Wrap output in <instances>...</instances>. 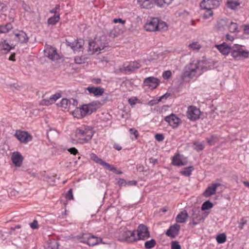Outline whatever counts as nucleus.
Here are the masks:
<instances>
[{
	"mask_svg": "<svg viewBox=\"0 0 249 249\" xmlns=\"http://www.w3.org/2000/svg\"><path fill=\"white\" fill-rule=\"evenodd\" d=\"M204 64V62L203 61L192 60L184 68L182 72V77L192 79L195 77L200 75L203 72L207 70Z\"/></svg>",
	"mask_w": 249,
	"mask_h": 249,
	"instance_id": "f257e3e1",
	"label": "nucleus"
},
{
	"mask_svg": "<svg viewBox=\"0 0 249 249\" xmlns=\"http://www.w3.org/2000/svg\"><path fill=\"white\" fill-rule=\"evenodd\" d=\"M93 134L94 132L91 126L81 125L77 127L74 131L72 138L73 143L82 144L88 143L91 140Z\"/></svg>",
	"mask_w": 249,
	"mask_h": 249,
	"instance_id": "f03ea898",
	"label": "nucleus"
},
{
	"mask_svg": "<svg viewBox=\"0 0 249 249\" xmlns=\"http://www.w3.org/2000/svg\"><path fill=\"white\" fill-rule=\"evenodd\" d=\"M231 55L236 60H243L249 57V51L244 50L242 46L235 44L232 46Z\"/></svg>",
	"mask_w": 249,
	"mask_h": 249,
	"instance_id": "7ed1b4c3",
	"label": "nucleus"
},
{
	"mask_svg": "<svg viewBox=\"0 0 249 249\" xmlns=\"http://www.w3.org/2000/svg\"><path fill=\"white\" fill-rule=\"evenodd\" d=\"M136 234V232L135 230L131 231L124 229L122 230H120L117 237L121 241L133 242L136 241L135 237Z\"/></svg>",
	"mask_w": 249,
	"mask_h": 249,
	"instance_id": "20e7f679",
	"label": "nucleus"
},
{
	"mask_svg": "<svg viewBox=\"0 0 249 249\" xmlns=\"http://www.w3.org/2000/svg\"><path fill=\"white\" fill-rule=\"evenodd\" d=\"M81 242L89 246H94L102 241V238L95 236L89 233H85L81 236Z\"/></svg>",
	"mask_w": 249,
	"mask_h": 249,
	"instance_id": "39448f33",
	"label": "nucleus"
},
{
	"mask_svg": "<svg viewBox=\"0 0 249 249\" xmlns=\"http://www.w3.org/2000/svg\"><path fill=\"white\" fill-rule=\"evenodd\" d=\"M101 104L99 101L92 102L90 104L84 105L80 108L83 117L91 114L100 107Z\"/></svg>",
	"mask_w": 249,
	"mask_h": 249,
	"instance_id": "423d86ee",
	"label": "nucleus"
},
{
	"mask_svg": "<svg viewBox=\"0 0 249 249\" xmlns=\"http://www.w3.org/2000/svg\"><path fill=\"white\" fill-rule=\"evenodd\" d=\"M136 232V234L135 237L136 241L139 240H144L150 237V233L147 227L143 224H141L138 226Z\"/></svg>",
	"mask_w": 249,
	"mask_h": 249,
	"instance_id": "0eeeda50",
	"label": "nucleus"
},
{
	"mask_svg": "<svg viewBox=\"0 0 249 249\" xmlns=\"http://www.w3.org/2000/svg\"><path fill=\"white\" fill-rule=\"evenodd\" d=\"M201 111L196 107L191 106L188 107L186 113L187 118L192 121H195L200 118Z\"/></svg>",
	"mask_w": 249,
	"mask_h": 249,
	"instance_id": "6e6552de",
	"label": "nucleus"
},
{
	"mask_svg": "<svg viewBox=\"0 0 249 249\" xmlns=\"http://www.w3.org/2000/svg\"><path fill=\"white\" fill-rule=\"evenodd\" d=\"M164 120L174 129L178 127L182 123L181 119L174 113L165 117Z\"/></svg>",
	"mask_w": 249,
	"mask_h": 249,
	"instance_id": "1a4fd4ad",
	"label": "nucleus"
},
{
	"mask_svg": "<svg viewBox=\"0 0 249 249\" xmlns=\"http://www.w3.org/2000/svg\"><path fill=\"white\" fill-rule=\"evenodd\" d=\"M90 158L96 163L103 166L105 168L107 169L112 172H115L116 170V168L113 165L109 164V163L104 161L101 159L99 158L95 154L91 153L90 155Z\"/></svg>",
	"mask_w": 249,
	"mask_h": 249,
	"instance_id": "9d476101",
	"label": "nucleus"
},
{
	"mask_svg": "<svg viewBox=\"0 0 249 249\" xmlns=\"http://www.w3.org/2000/svg\"><path fill=\"white\" fill-rule=\"evenodd\" d=\"M219 4L218 0H203L200 3V7L203 10H212L218 7Z\"/></svg>",
	"mask_w": 249,
	"mask_h": 249,
	"instance_id": "9b49d317",
	"label": "nucleus"
},
{
	"mask_svg": "<svg viewBox=\"0 0 249 249\" xmlns=\"http://www.w3.org/2000/svg\"><path fill=\"white\" fill-rule=\"evenodd\" d=\"M15 136L21 142L24 143L31 141L33 138L29 133L24 131H17Z\"/></svg>",
	"mask_w": 249,
	"mask_h": 249,
	"instance_id": "f8f14e48",
	"label": "nucleus"
},
{
	"mask_svg": "<svg viewBox=\"0 0 249 249\" xmlns=\"http://www.w3.org/2000/svg\"><path fill=\"white\" fill-rule=\"evenodd\" d=\"M44 54L46 56L52 60H57L59 56L55 48L48 46L44 50Z\"/></svg>",
	"mask_w": 249,
	"mask_h": 249,
	"instance_id": "ddd939ff",
	"label": "nucleus"
},
{
	"mask_svg": "<svg viewBox=\"0 0 249 249\" xmlns=\"http://www.w3.org/2000/svg\"><path fill=\"white\" fill-rule=\"evenodd\" d=\"M158 25V18H151L148 21L144 26L146 31L149 32H155L157 30Z\"/></svg>",
	"mask_w": 249,
	"mask_h": 249,
	"instance_id": "4468645a",
	"label": "nucleus"
},
{
	"mask_svg": "<svg viewBox=\"0 0 249 249\" xmlns=\"http://www.w3.org/2000/svg\"><path fill=\"white\" fill-rule=\"evenodd\" d=\"M160 83V81L156 77L153 76L145 78L143 83L145 86L154 89L156 88Z\"/></svg>",
	"mask_w": 249,
	"mask_h": 249,
	"instance_id": "2eb2a0df",
	"label": "nucleus"
},
{
	"mask_svg": "<svg viewBox=\"0 0 249 249\" xmlns=\"http://www.w3.org/2000/svg\"><path fill=\"white\" fill-rule=\"evenodd\" d=\"M221 184L219 182H213L211 186H209L203 193L205 197H209L215 194L216 188L220 186Z\"/></svg>",
	"mask_w": 249,
	"mask_h": 249,
	"instance_id": "dca6fc26",
	"label": "nucleus"
},
{
	"mask_svg": "<svg viewBox=\"0 0 249 249\" xmlns=\"http://www.w3.org/2000/svg\"><path fill=\"white\" fill-rule=\"evenodd\" d=\"M180 229V226L178 224H175L171 226L167 230L166 234L170 237L175 238L178 235Z\"/></svg>",
	"mask_w": 249,
	"mask_h": 249,
	"instance_id": "f3484780",
	"label": "nucleus"
},
{
	"mask_svg": "<svg viewBox=\"0 0 249 249\" xmlns=\"http://www.w3.org/2000/svg\"><path fill=\"white\" fill-rule=\"evenodd\" d=\"M216 47L222 54L225 55H228L230 52L231 53L232 49V47L225 42L216 45Z\"/></svg>",
	"mask_w": 249,
	"mask_h": 249,
	"instance_id": "a211bd4d",
	"label": "nucleus"
},
{
	"mask_svg": "<svg viewBox=\"0 0 249 249\" xmlns=\"http://www.w3.org/2000/svg\"><path fill=\"white\" fill-rule=\"evenodd\" d=\"M14 39L20 43H26L28 41V37L24 32L18 31L15 33Z\"/></svg>",
	"mask_w": 249,
	"mask_h": 249,
	"instance_id": "6ab92c4d",
	"label": "nucleus"
},
{
	"mask_svg": "<svg viewBox=\"0 0 249 249\" xmlns=\"http://www.w3.org/2000/svg\"><path fill=\"white\" fill-rule=\"evenodd\" d=\"M187 163V160L183 159V156L179 154L175 155L173 158L172 164L175 166H183L186 165Z\"/></svg>",
	"mask_w": 249,
	"mask_h": 249,
	"instance_id": "aec40b11",
	"label": "nucleus"
},
{
	"mask_svg": "<svg viewBox=\"0 0 249 249\" xmlns=\"http://www.w3.org/2000/svg\"><path fill=\"white\" fill-rule=\"evenodd\" d=\"M141 67V65L137 62H131L127 65L124 64L122 71L125 72H132L139 69Z\"/></svg>",
	"mask_w": 249,
	"mask_h": 249,
	"instance_id": "412c9836",
	"label": "nucleus"
},
{
	"mask_svg": "<svg viewBox=\"0 0 249 249\" xmlns=\"http://www.w3.org/2000/svg\"><path fill=\"white\" fill-rule=\"evenodd\" d=\"M89 93L93 94L95 96H100L103 94L105 91L104 89L100 87L89 86L87 88Z\"/></svg>",
	"mask_w": 249,
	"mask_h": 249,
	"instance_id": "4be33fe9",
	"label": "nucleus"
},
{
	"mask_svg": "<svg viewBox=\"0 0 249 249\" xmlns=\"http://www.w3.org/2000/svg\"><path fill=\"white\" fill-rule=\"evenodd\" d=\"M98 49H99L98 46V40L96 41L92 40L89 41L88 51L90 54H93L95 53H97Z\"/></svg>",
	"mask_w": 249,
	"mask_h": 249,
	"instance_id": "5701e85b",
	"label": "nucleus"
},
{
	"mask_svg": "<svg viewBox=\"0 0 249 249\" xmlns=\"http://www.w3.org/2000/svg\"><path fill=\"white\" fill-rule=\"evenodd\" d=\"M13 47L4 40L0 42V54L7 53Z\"/></svg>",
	"mask_w": 249,
	"mask_h": 249,
	"instance_id": "b1692460",
	"label": "nucleus"
},
{
	"mask_svg": "<svg viewBox=\"0 0 249 249\" xmlns=\"http://www.w3.org/2000/svg\"><path fill=\"white\" fill-rule=\"evenodd\" d=\"M12 160L16 166L19 167L22 164L23 157L21 155L18 153H14L12 156Z\"/></svg>",
	"mask_w": 249,
	"mask_h": 249,
	"instance_id": "393cba45",
	"label": "nucleus"
},
{
	"mask_svg": "<svg viewBox=\"0 0 249 249\" xmlns=\"http://www.w3.org/2000/svg\"><path fill=\"white\" fill-rule=\"evenodd\" d=\"M188 217V214L187 212L185 210L182 211L178 214L176 219V222L178 223H183L186 222Z\"/></svg>",
	"mask_w": 249,
	"mask_h": 249,
	"instance_id": "a878e982",
	"label": "nucleus"
},
{
	"mask_svg": "<svg viewBox=\"0 0 249 249\" xmlns=\"http://www.w3.org/2000/svg\"><path fill=\"white\" fill-rule=\"evenodd\" d=\"M84 44V40L81 39H77L76 40H75L73 51L74 52L82 51L83 49Z\"/></svg>",
	"mask_w": 249,
	"mask_h": 249,
	"instance_id": "bb28decb",
	"label": "nucleus"
},
{
	"mask_svg": "<svg viewBox=\"0 0 249 249\" xmlns=\"http://www.w3.org/2000/svg\"><path fill=\"white\" fill-rule=\"evenodd\" d=\"M199 211L198 210H193L192 222L191 224L193 226L198 224L200 222V218L199 214Z\"/></svg>",
	"mask_w": 249,
	"mask_h": 249,
	"instance_id": "cd10ccee",
	"label": "nucleus"
},
{
	"mask_svg": "<svg viewBox=\"0 0 249 249\" xmlns=\"http://www.w3.org/2000/svg\"><path fill=\"white\" fill-rule=\"evenodd\" d=\"M60 97L61 94L57 93L51 96L49 99H44V101L46 105H51L53 104Z\"/></svg>",
	"mask_w": 249,
	"mask_h": 249,
	"instance_id": "c85d7f7f",
	"label": "nucleus"
},
{
	"mask_svg": "<svg viewBox=\"0 0 249 249\" xmlns=\"http://www.w3.org/2000/svg\"><path fill=\"white\" fill-rule=\"evenodd\" d=\"M226 5L228 8L232 10H235L239 6L240 3L236 0H228Z\"/></svg>",
	"mask_w": 249,
	"mask_h": 249,
	"instance_id": "c756f323",
	"label": "nucleus"
},
{
	"mask_svg": "<svg viewBox=\"0 0 249 249\" xmlns=\"http://www.w3.org/2000/svg\"><path fill=\"white\" fill-rule=\"evenodd\" d=\"M194 170V168L192 166L184 168L180 172L181 175L185 177H190L192 174V172Z\"/></svg>",
	"mask_w": 249,
	"mask_h": 249,
	"instance_id": "7c9ffc66",
	"label": "nucleus"
},
{
	"mask_svg": "<svg viewBox=\"0 0 249 249\" xmlns=\"http://www.w3.org/2000/svg\"><path fill=\"white\" fill-rule=\"evenodd\" d=\"M60 19V15L58 14L57 15H54L53 16L49 18L48 19V23L50 25H55Z\"/></svg>",
	"mask_w": 249,
	"mask_h": 249,
	"instance_id": "2f4dec72",
	"label": "nucleus"
},
{
	"mask_svg": "<svg viewBox=\"0 0 249 249\" xmlns=\"http://www.w3.org/2000/svg\"><path fill=\"white\" fill-rule=\"evenodd\" d=\"M12 28V25L10 23L0 26V33L8 32Z\"/></svg>",
	"mask_w": 249,
	"mask_h": 249,
	"instance_id": "473e14b6",
	"label": "nucleus"
},
{
	"mask_svg": "<svg viewBox=\"0 0 249 249\" xmlns=\"http://www.w3.org/2000/svg\"><path fill=\"white\" fill-rule=\"evenodd\" d=\"M156 245V241L155 239H152L147 241L144 243V248L146 249H151L154 248Z\"/></svg>",
	"mask_w": 249,
	"mask_h": 249,
	"instance_id": "72a5a7b5",
	"label": "nucleus"
},
{
	"mask_svg": "<svg viewBox=\"0 0 249 249\" xmlns=\"http://www.w3.org/2000/svg\"><path fill=\"white\" fill-rule=\"evenodd\" d=\"M194 148L197 151H200L202 150L204 147V142H196L194 143Z\"/></svg>",
	"mask_w": 249,
	"mask_h": 249,
	"instance_id": "f704fd0d",
	"label": "nucleus"
},
{
	"mask_svg": "<svg viewBox=\"0 0 249 249\" xmlns=\"http://www.w3.org/2000/svg\"><path fill=\"white\" fill-rule=\"evenodd\" d=\"M71 105V101H70L66 98L62 99L60 103V106L65 109H66L68 107H70Z\"/></svg>",
	"mask_w": 249,
	"mask_h": 249,
	"instance_id": "c9c22d12",
	"label": "nucleus"
},
{
	"mask_svg": "<svg viewBox=\"0 0 249 249\" xmlns=\"http://www.w3.org/2000/svg\"><path fill=\"white\" fill-rule=\"evenodd\" d=\"M227 237L225 233H220L217 235L216 240L218 244H223L226 241Z\"/></svg>",
	"mask_w": 249,
	"mask_h": 249,
	"instance_id": "e433bc0d",
	"label": "nucleus"
},
{
	"mask_svg": "<svg viewBox=\"0 0 249 249\" xmlns=\"http://www.w3.org/2000/svg\"><path fill=\"white\" fill-rule=\"evenodd\" d=\"M229 30L231 33H238V25L236 23L231 22L229 26Z\"/></svg>",
	"mask_w": 249,
	"mask_h": 249,
	"instance_id": "4c0bfd02",
	"label": "nucleus"
},
{
	"mask_svg": "<svg viewBox=\"0 0 249 249\" xmlns=\"http://www.w3.org/2000/svg\"><path fill=\"white\" fill-rule=\"evenodd\" d=\"M57 243L54 240L48 241L46 246V249H57Z\"/></svg>",
	"mask_w": 249,
	"mask_h": 249,
	"instance_id": "58836bf2",
	"label": "nucleus"
},
{
	"mask_svg": "<svg viewBox=\"0 0 249 249\" xmlns=\"http://www.w3.org/2000/svg\"><path fill=\"white\" fill-rule=\"evenodd\" d=\"M72 114L75 118H77L78 119H81L84 117L80 107H77L74 109L73 111Z\"/></svg>",
	"mask_w": 249,
	"mask_h": 249,
	"instance_id": "ea45409f",
	"label": "nucleus"
},
{
	"mask_svg": "<svg viewBox=\"0 0 249 249\" xmlns=\"http://www.w3.org/2000/svg\"><path fill=\"white\" fill-rule=\"evenodd\" d=\"M213 207V204L210 201L208 200L204 202L201 206V210L205 211L211 209Z\"/></svg>",
	"mask_w": 249,
	"mask_h": 249,
	"instance_id": "a19ab883",
	"label": "nucleus"
},
{
	"mask_svg": "<svg viewBox=\"0 0 249 249\" xmlns=\"http://www.w3.org/2000/svg\"><path fill=\"white\" fill-rule=\"evenodd\" d=\"M157 30L159 31H165L167 29V26L166 23L163 21H160L158 19V25Z\"/></svg>",
	"mask_w": 249,
	"mask_h": 249,
	"instance_id": "79ce46f5",
	"label": "nucleus"
},
{
	"mask_svg": "<svg viewBox=\"0 0 249 249\" xmlns=\"http://www.w3.org/2000/svg\"><path fill=\"white\" fill-rule=\"evenodd\" d=\"M188 47L193 50H199L201 46L198 42H193L189 44Z\"/></svg>",
	"mask_w": 249,
	"mask_h": 249,
	"instance_id": "37998d69",
	"label": "nucleus"
},
{
	"mask_svg": "<svg viewBox=\"0 0 249 249\" xmlns=\"http://www.w3.org/2000/svg\"><path fill=\"white\" fill-rule=\"evenodd\" d=\"M205 10V12L203 13V18H209L213 15V12L212 9Z\"/></svg>",
	"mask_w": 249,
	"mask_h": 249,
	"instance_id": "c03bdc74",
	"label": "nucleus"
},
{
	"mask_svg": "<svg viewBox=\"0 0 249 249\" xmlns=\"http://www.w3.org/2000/svg\"><path fill=\"white\" fill-rule=\"evenodd\" d=\"M216 141L217 138L214 136H212L210 138L207 139V142L210 145L214 144Z\"/></svg>",
	"mask_w": 249,
	"mask_h": 249,
	"instance_id": "a18cd8bd",
	"label": "nucleus"
},
{
	"mask_svg": "<svg viewBox=\"0 0 249 249\" xmlns=\"http://www.w3.org/2000/svg\"><path fill=\"white\" fill-rule=\"evenodd\" d=\"M98 46L99 49H98V52H99L101 50H103L107 46V43H102L101 41L98 40Z\"/></svg>",
	"mask_w": 249,
	"mask_h": 249,
	"instance_id": "49530a36",
	"label": "nucleus"
},
{
	"mask_svg": "<svg viewBox=\"0 0 249 249\" xmlns=\"http://www.w3.org/2000/svg\"><path fill=\"white\" fill-rule=\"evenodd\" d=\"M154 3H155L158 6H163L164 4L169 5L170 3H168L166 0H154Z\"/></svg>",
	"mask_w": 249,
	"mask_h": 249,
	"instance_id": "de8ad7c7",
	"label": "nucleus"
},
{
	"mask_svg": "<svg viewBox=\"0 0 249 249\" xmlns=\"http://www.w3.org/2000/svg\"><path fill=\"white\" fill-rule=\"evenodd\" d=\"M117 180V184L120 186H125L126 185H127V182L125 181V179L123 178H119L118 179H116Z\"/></svg>",
	"mask_w": 249,
	"mask_h": 249,
	"instance_id": "09e8293b",
	"label": "nucleus"
},
{
	"mask_svg": "<svg viewBox=\"0 0 249 249\" xmlns=\"http://www.w3.org/2000/svg\"><path fill=\"white\" fill-rule=\"evenodd\" d=\"M66 197L68 200H73V196L72 194V189H70L68 191L66 195Z\"/></svg>",
	"mask_w": 249,
	"mask_h": 249,
	"instance_id": "8fccbe9b",
	"label": "nucleus"
},
{
	"mask_svg": "<svg viewBox=\"0 0 249 249\" xmlns=\"http://www.w3.org/2000/svg\"><path fill=\"white\" fill-rule=\"evenodd\" d=\"M172 75V72L170 71H166L163 72L162 77L164 79H169Z\"/></svg>",
	"mask_w": 249,
	"mask_h": 249,
	"instance_id": "3c124183",
	"label": "nucleus"
},
{
	"mask_svg": "<svg viewBox=\"0 0 249 249\" xmlns=\"http://www.w3.org/2000/svg\"><path fill=\"white\" fill-rule=\"evenodd\" d=\"M171 249H181V246L177 241H173L171 243Z\"/></svg>",
	"mask_w": 249,
	"mask_h": 249,
	"instance_id": "603ef678",
	"label": "nucleus"
},
{
	"mask_svg": "<svg viewBox=\"0 0 249 249\" xmlns=\"http://www.w3.org/2000/svg\"><path fill=\"white\" fill-rule=\"evenodd\" d=\"M156 140L158 142H161L163 141L164 136L162 134L157 133L155 135Z\"/></svg>",
	"mask_w": 249,
	"mask_h": 249,
	"instance_id": "864d4df0",
	"label": "nucleus"
},
{
	"mask_svg": "<svg viewBox=\"0 0 249 249\" xmlns=\"http://www.w3.org/2000/svg\"><path fill=\"white\" fill-rule=\"evenodd\" d=\"M30 227L32 229H37L38 228V222L36 220H34L30 224Z\"/></svg>",
	"mask_w": 249,
	"mask_h": 249,
	"instance_id": "5fc2aeb1",
	"label": "nucleus"
},
{
	"mask_svg": "<svg viewBox=\"0 0 249 249\" xmlns=\"http://www.w3.org/2000/svg\"><path fill=\"white\" fill-rule=\"evenodd\" d=\"M129 132L131 134H133L135 136V139H137L138 137L139 133L138 131L135 128H130Z\"/></svg>",
	"mask_w": 249,
	"mask_h": 249,
	"instance_id": "6e6d98bb",
	"label": "nucleus"
},
{
	"mask_svg": "<svg viewBox=\"0 0 249 249\" xmlns=\"http://www.w3.org/2000/svg\"><path fill=\"white\" fill-rule=\"evenodd\" d=\"M137 101H138V99L136 97L130 98L128 100L129 104L132 106L136 104Z\"/></svg>",
	"mask_w": 249,
	"mask_h": 249,
	"instance_id": "4d7b16f0",
	"label": "nucleus"
},
{
	"mask_svg": "<svg viewBox=\"0 0 249 249\" xmlns=\"http://www.w3.org/2000/svg\"><path fill=\"white\" fill-rule=\"evenodd\" d=\"M68 150L71 154H72L73 155H76L78 153V150L75 147L70 148L68 149Z\"/></svg>",
	"mask_w": 249,
	"mask_h": 249,
	"instance_id": "13d9d810",
	"label": "nucleus"
},
{
	"mask_svg": "<svg viewBox=\"0 0 249 249\" xmlns=\"http://www.w3.org/2000/svg\"><path fill=\"white\" fill-rule=\"evenodd\" d=\"M113 21L115 23L120 22V23H122V24H124L125 23V21L124 20H123L121 18H114L113 19Z\"/></svg>",
	"mask_w": 249,
	"mask_h": 249,
	"instance_id": "bf43d9fd",
	"label": "nucleus"
},
{
	"mask_svg": "<svg viewBox=\"0 0 249 249\" xmlns=\"http://www.w3.org/2000/svg\"><path fill=\"white\" fill-rule=\"evenodd\" d=\"M244 33L246 35H249V25H244Z\"/></svg>",
	"mask_w": 249,
	"mask_h": 249,
	"instance_id": "052dcab7",
	"label": "nucleus"
},
{
	"mask_svg": "<svg viewBox=\"0 0 249 249\" xmlns=\"http://www.w3.org/2000/svg\"><path fill=\"white\" fill-rule=\"evenodd\" d=\"M75 62L77 64H82L83 62V60L80 57H76L74 59Z\"/></svg>",
	"mask_w": 249,
	"mask_h": 249,
	"instance_id": "680f3d73",
	"label": "nucleus"
},
{
	"mask_svg": "<svg viewBox=\"0 0 249 249\" xmlns=\"http://www.w3.org/2000/svg\"><path fill=\"white\" fill-rule=\"evenodd\" d=\"M149 162L153 164V165H155L158 163V160L157 159H154L153 158H151L149 159Z\"/></svg>",
	"mask_w": 249,
	"mask_h": 249,
	"instance_id": "e2e57ef3",
	"label": "nucleus"
},
{
	"mask_svg": "<svg viewBox=\"0 0 249 249\" xmlns=\"http://www.w3.org/2000/svg\"><path fill=\"white\" fill-rule=\"evenodd\" d=\"M113 148L118 151H120L122 149V146H121L120 145H119L118 144H117V143H115L113 145Z\"/></svg>",
	"mask_w": 249,
	"mask_h": 249,
	"instance_id": "0e129e2a",
	"label": "nucleus"
},
{
	"mask_svg": "<svg viewBox=\"0 0 249 249\" xmlns=\"http://www.w3.org/2000/svg\"><path fill=\"white\" fill-rule=\"evenodd\" d=\"M22 8L26 11H29V10L30 9V7H29V6H28L26 4H25L24 2L22 4Z\"/></svg>",
	"mask_w": 249,
	"mask_h": 249,
	"instance_id": "69168bd1",
	"label": "nucleus"
},
{
	"mask_svg": "<svg viewBox=\"0 0 249 249\" xmlns=\"http://www.w3.org/2000/svg\"><path fill=\"white\" fill-rule=\"evenodd\" d=\"M66 43L67 46H70L72 50L73 49L74 41L72 42H70L67 41Z\"/></svg>",
	"mask_w": 249,
	"mask_h": 249,
	"instance_id": "338daca9",
	"label": "nucleus"
},
{
	"mask_svg": "<svg viewBox=\"0 0 249 249\" xmlns=\"http://www.w3.org/2000/svg\"><path fill=\"white\" fill-rule=\"evenodd\" d=\"M226 39L228 40H230V41H232V40H234V37L232 36H231L229 34H227L226 36Z\"/></svg>",
	"mask_w": 249,
	"mask_h": 249,
	"instance_id": "774afa93",
	"label": "nucleus"
}]
</instances>
